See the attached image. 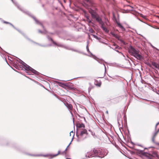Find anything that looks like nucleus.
Masks as SVG:
<instances>
[{"label":"nucleus","instance_id":"nucleus-26","mask_svg":"<svg viewBox=\"0 0 159 159\" xmlns=\"http://www.w3.org/2000/svg\"><path fill=\"white\" fill-rule=\"evenodd\" d=\"M89 131H90L91 132V134L93 136H94L95 134L92 131H91L90 130H89Z\"/></svg>","mask_w":159,"mask_h":159},{"label":"nucleus","instance_id":"nucleus-11","mask_svg":"<svg viewBox=\"0 0 159 159\" xmlns=\"http://www.w3.org/2000/svg\"><path fill=\"white\" fill-rule=\"evenodd\" d=\"M116 23L118 26L121 29L122 32H124L125 30V28L122 25L117 21H116Z\"/></svg>","mask_w":159,"mask_h":159},{"label":"nucleus","instance_id":"nucleus-24","mask_svg":"<svg viewBox=\"0 0 159 159\" xmlns=\"http://www.w3.org/2000/svg\"><path fill=\"white\" fill-rule=\"evenodd\" d=\"M158 132V131H157L154 134L153 137L155 138Z\"/></svg>","mask_w":159,"mask_h":159},{"label":"nucleus","instance_id":"nucleus-31","mask_svg":"<svg viewBox=\"0 0 159 159\" xmlns=\"http://www.w3.org/2000/svg\"><path fill=\"white\" fill-rule=\"evenodd\" d=\"M155 138H154V137H152V142L154 143H155V141H154Z\"/></svg>","mask_w":159,"mask_h":159},{"label":"nucleus","instance_id":"nucleus-33","mask_svg":"<svg viewBox=\"0 0 159 159\" xmlns=\"http://www.w3.org/2000/svg\"><path fill=\"white\" fill-rule=\"evenodd\" d=\"M85 0L88 2L90 3V1L89 0Z\"/></svg>","mask_w":159,"mask_h":159},{"label":"nucleus","instance_id":"nucleus-41","mask_svg":"<svg viewBox=\"0 0 159 159\" xmlns=\"http://www.w3.org/2000/svg\"><path fill=\"white\" fill-rule=\"evenodd\" d=\"M89 23H91V21L90 20H89L88 21Z\"/></svg>","mask_w":159,"mask_h":159},{"label":"nucleus","instance_id":"nucleus-19","mask_svg":"<svg viewBox=\"0 0 159 159\" xmlns=\"http://www.w3.org/2000/svg\"><path fill=\"white\" fill-rule=\"evenodd\" d=\"M113 46H115V48H114V49H120V47L119 46H118V45H116L115 43H114L113 44Z\"/></svg>","mask_w":159,"mask_h":159},{"label":"nucleus","instance_id":"nucleus-43","mask_svg":"<svg viewBox=\"0 0 159 159\" xmlns=\"http://www.w3.org/2000/svg\"><path fill=\"white\" fill-rule=\"evenodd\" d=\"M71 143L69 144V145L67 146V148H68L69 146V145L70 144V143Z\"/></svg>","mask_w":159,"mask_h":159},{"label":"nucleus","instance_id":"nucleus-9","mask_svg":"<svg viewBox=\"0 0 159 159\" xmlns=\"http://www.w3.org/2000/svg\"><path fill=\"white\" fill-rule=\"evenodd\" d=\"M64 153L62 152H60V151H58V153L57 154H55V155H52V154H48V155H43V156L45 157H47V156H49L50 157V158H52L54 157H56L59 154H61V155H63Z\"/></svg>","mask_w":159,"mask_h":159},{"label":"nucleus","instance_id":"nucleus-1","mask_svg":"<svg viewBox=\"0 0 159 159\" xmlns=\"http://www.w3.org/2000/svg\"><path fill=\"white\" fill-rule=\"evenodd\" d=\"M20 62L22 64V66L25 69V70L29 75H31L32 73L36 75H38L39 73L38 72L30 67L22 60H20Z\"/></svg>","mask_w":159,"mask_h":159},{"label":"nucleus","instance_id":"nucleus-2","mask_svg":"<svg viewBox=\"0 0 159 159\" xmlns=\"http://www.w3.org/2000/svg\"><path fill=\"white\" fill-rule=\"evenodd\" d=\"M129 52L131 55L137 59L141 60L143 59L142 56L139 54V50H136L132 46H130L129 48Z\"/></svg>","mask_w":159,"mask_h":159},{"label":"nucleus","instance_id":"nucleus-40","mask_svg":"<svg viewBox=\"0 0 159 159\" xmlns=\"http://www.w3.org/2000/svg\"><path fill=\"white\" fill-rule=\"evenodd\" d=\"M159 124V123H158L156 125V127L158 125V124Z\"/></svg>","mask_w":159,"mask_h":159},{"label":"nucleus","instance_id":"nucleus-23","mask_svg":"<svg viewBox=\"0 0 159 159\" xmlns=\"http://www.w3.org/2000/svg\"><path fill=\"white\" fill-rule=\"evenodd\" d=\"M78 127L79 128H82V127H84V125L83 124H80L78 126Z\"/></svg>","mask_w":159,"mask_h":159},{"label":"nucleus","instance_id":"nucleus-7","mask_svg":"<svg viewBox=\"0 0 159 159\" xmlns=\"http://www.w3.org/2000/svg\"><path fill=\"white\" fill-rule=\"evenodd\" d=\"M97 153H98V154L97 155V157H103L104 156H106L107 153L106 152L104 151V150H97Z\"/></svg>","mask_w":159,"mask_h":159},{"label":"nucleus","instance_id":"nucleus-27","mask_svg":"<svg viewBox=\"0 0 159 159\" xmlns=\"http://www.w3.org/2000/svg\"><path fill=\"white\" fill-rule=\"evenodd\" d=\"M112 35L114 37L116 38L117 39H118V37L117 36V35L116 34H112Z\"/></svg>","mask_w":159,"mask_h":159},{"label":"nucleus","instance_id":"nucleus-12","mask_svg":"<svg viewBox=\"0 0 159 159\" xmlns=\"http://www.w3.org/2000/svg\"><path fill=\"white\" fill-rule=\"evenodd\" d=\"M98 61L100 64H103V65H104V68H105V73L106 72V66H105L104 64V63H106L107 64V62L104 61L103 60H98Z\"/></svg>","mask_w":159,"mask_h":159},{"label":"nucleus","instance_id":"nucleus-44","mask_svg":"<svg viewBox=\"0 0 159 159\" xmlns=\"http://www.w3.org/2000/svg\"><path fill=\"white\" fill-rule=\"evenodd\" d=\"M73 123H74V118H73Z\"/></svg>","mask_w":159,"mask_h":159},{"label":"nucleus","instance_id":"nucleus-32","mask_svg":"<svg viewBox=\"0 0 159 159\" xmlns=\"http://www.w3.org/2000/svg\"><path fill=\"white\" fill-rule=\"evenodd\" d=\"M31 156H41V155H31Z\"/></svg>","mask_w":159,"mask_h":159},{"label":"nucleus","instance_id":"nucleus-14","mask_svg":"<svg viewBox=\"0 0 159 159\" xmlns=\"http://www.w3.org/2000/svg\"><path fill=\"white\" fill-rule=\"evenodd\" d=\"M152 65L156 68L159 70V64L156 62H152Z\"/></svg>","mask_w":159,"mask_h":159},{"label":"nucleus","instance_id":"nucleus-34","mask_svg":"<svg viewBox=\"0 0 159 159\" xmlns=\"http://www.w3.org/2000/svg\"><path fill=\"white\" fill-rule=\"evenodd\" d=\"M71 133H72V134L74 133H73V131H72L70 132V136H71Z\"/></svg>","mask_w":159,"mask_h":159},{"label":"nucleus","instance_id":"nucleus-17","mask_svg":"<svg viewBox=\"0 0 159 159\" xmlns=\"http://www.w3.org/2000/svg\"><path fill=\"white\" fill-rule=\"evenodd\" d=\"M56 83H57L58 84L62 87H63V86H67V84H65L61 82L57 81Z\"/></svg>","mask_w":159,"mask_h":159},{"label":"nucleus","instance_id":"nucleus-6","mask_svg":"<svg viewBox=\"0 0 159 159\" xmlns=\"http://www.w3.org/2000/svg\"><path fill=\"white\" fill-rule=\"evenodd\" d=\"M97 150L95 149H93L90 152H88L86 155V157H97V155L98 154L97 153Z\"/></svg>","mask_w":159,"mask_h":159},{"label":"nucleus","instance_id":"nucleus-42","mask_svg":"<svg viewBox=\"0 0 159 159\" xmlns=\"http://www.w3.org/2000/svg\"><path fill=\"white\" fill-rule=\"evenodd\" d=\"M67 148L65 150V151H66L67 150Z\"/></svg>","mask_w":159,"mask_h":159},{"label":"nucleus","instance_id":"nucleus-4","mask_svg":"<svg viewBox=\"0 0 159 159\" xmlns=\"http://www.w3.org/2000/svg\"><path fill=\"white\" fill-rule=\"evenodd\" d=\"M89 13L91 14L92 18L95 19L99 24L102 25L103 24V22L101 18L93 11H89Z\"/></svg>","mask_w":159,"mask_h":159},{"label":"nucleus","instance_id":"nucleus-5","mask_svg":"<svg viewBox=\"0 0 159 159\" xmlns=\"http://www.w3.org/2000/svg\"><path fill=\"white\" fill-rule=\"evenodd\" d=\"M3 23H5V24H10L11 25L14 29H15L16 30H17L18 32H19L20 33H21L27 39H28V40H29L31 41V42H32L33 43H35L37 44H38L40 46H43V47H44L45 46H43V45H40V44H38V43H36V42H34L33 41L30 40L28 38H27V36L25 34H24V33H22L20 30H18V29H16V27H15V26L12 24H11V23H10V22H7L6 21H4V20H3Z\"/></svg>","mask_w":159,"mask_h":159},{"label":"nucleus","instance_id":"nucleus-10","mask_svg":"<svg viewBox=\"0 0 159 159\" xmlns=\"http://www.w3.org/2000/svg\"><path fill=\"white\" fill-rule=\"evenodd\" d=\"M65 105L67 107L68 109L70 114H71L72 116H73V115L71 111L72 110L73 108V106L70 103H66Z\"/></svg>","mask_w":159,"mask_h":159},{"label":"nucleus","instance_id":"nucleus-36","mask_svg":"<svg viewBox=\"0 0 159 159\" xmlns=\"http://www.w3.org/2000/svg\"><path fill=\"white\" fill-rule=\"evenodd\" d=\"M151 47L153 48H155V47H154L152 44H151Z\"/></svg>","mask_w":159,"mask_h":159},{"label":"nucleus","instance_id":"nucleus-45","mask_svg":"<svg viewBox=\"0 0 159 159\" xmlns=\"http://www.w3.org/2000/svg\"><path fill=\"white\" fill-rule=\"evenodd\" d=\"M90 54H91V55L92 56V55H93V54H92V53H90Z\"/></svg>","mask_w":159,"mask_h":159},{"label":"nucleus","instance_id":"nucleus-3","mask_svg":"<svg viewBox=\"0 0 159 159\" xmlns=\"http://www.w3.org/2000/svg\"><path fill=\"white\" fill-rule=\"evenodd\" d=\"M87 134V131L86 129H84L80 131L79 134H78V132H76V135L77 137V141L80 142L86 138Z\"/></svg>","mask_w":159,"mask_h":159},{"label":"nucleus","instance_id":"nucleus-22","mask_svg":"<svg viewBox=\"0 0 159 159\" xmlns=\"http://www.w3.org/2000/svg\"><path fill=\"white\" fill-rule=\"evenodd\" d=\"M117 39H118V40L119 41H120L122 43H123L124 44H125V42L123 40H122V39H119L118 38Z\"/></svg>","mask_w":159,"mask_h":159},{"label":"nucleus","instance_id":"nucleus-38","mask_svg":"<svg viewBox=\"0 0 159 159\" xmlns=\"http://www.w3.org/2000/svg\"><path fill=\"white\" fill-rule=\"evenodd\" d=\"M102 43H104V44H107V43H105V42H102Z\"/></svg>","mask_w":159,"mask_h":159},{"label":"nucleus","instance_id":"nucleus-28","mask_svg":"<svg viewBox=\"0 0 159 159\" xmlns=\"http://www.w3.org/2000/svg\"><path fill=\"white\" fill-rule=\"evenodd\" d=\"M70 50H72L74 51H75V52H77L79 53H81L80 52V51L77 50H74V49H70Z\"/></svg>","mask_w":159,"mask_h":159},{"label":"nucleus","instance_id":"nucleus-16","mask_svg":"<svg viewBox=\"0 0 159 159\" xmlns=\"http://www.w3.org/2000/svg\"><path fill=\"white\" fill-rule=\"evenodd\" d=\"M50 39L52 41V43L53 44H54L57 45L58 46L61 47H62V45L60 44H57V43H55V42H54L53 41V40H52V38H50Z\"/></svg>","mask_w":159,"mask_h":159},{"label":"nucleus","instance_id":"nucleus-21","mask_svg":"<svg viewBox=\"0 0 159 159\" xmlns=\"http://www.w3.org/2000/svg\"><path fill=\"white\" fill-rule=\"evenodd\" d=\"M109 47H110L111 48H112V49H113L114 50H115V51H116V52H118L119 53H120V54H122V55H123V54L122 52H120L118 50H116L115 49H114L112 47H111V46H109Z\"/></svg>","mask_w":159,"mask_h":159},{"label":"nucleus","instance_id":"nucleus-18","mask_svg":"<svg viewBox=\"0 0 159 159\" xmlns=\"http://www.w3.org/2000/svg\"><path fill=\"white\" fill-rule=\"evenodd\" d=\"M89 86L88 88V91L89 92V93L91 90L92 89H93V88H94V86H93L90 83H89Z\"/></svg>","mask_w":159,"mask_h":159},{"label":"nucleus","instance_id":"nucleus-13","mask_svg":"<svg viewBox=\"0 0 159 159\" xmlns=\"http://www.w3.org/2000/svg\"><path fill=\"white\" fill-rule=\"evenodd\" d=\"M34 19V20L35 21L36 23V24H39V25H40L41 26H42V27L43 28H44V27L42 25V23L40 22L39 21H38V20H37L35 17L33 16H31Z\"/></svg>","mask_w":159,"mask_h":159},{"label":"nucleus","instance_id":"nucleus-39","mask_svg":"<svg viewBox=\"0 0 159 159\" xmlns=\"http://www.w3.org/2000/svg\"><path fill=\"white\" fill-rule=\"evenodd\" d=\"M66 151H64L63 152L64 153H66Z\"/></svg>","mask_w":159,"mask_h":159},{"label":"nucleus","instance_id":"nucleus-35","mask_svg":"<svg viewBox=\"0 0 159 159\" xmlns=\"http://www.w3.org/2000/svg\"><path fill=\"white\" fill-rule=\"evenodd\" d=\"M39 32L40 33H43L42 31L41 30H39Z\"/></svg>","mask_w":159,"mask_h":159},{"label":"nucleus","instance_id":"nucleus-8","mask_svg":"<svg viewBox=\"0 0 159 159\" xmlns=\"http://www.w3.org/2000/svg\"><path fill=\"white\" fill-rule=\"evenodd\" d=\"M12 2L15 4L17 7V8L19 9L20 10H21L23 12L25 13L26 14H27L29 16H30V13L29 11H26L25 10H24V9H22L20 7V6L18 5L17 4V2H15L13 0H11Z\"/></svg>","mask_w":159,"mask_h":159},{"label":"nucleus","instance_id":"nucleus-46","mask_svg":"<svg viewBox=\"0 0 159 159\" xmlns=\"http://www.w3.org/2000/svg\"><path fill=\"white\" fill-rule=\"evenodd\" d=\"M158 91V92H159V90Z\"/></svg>","mask_w":159,"mask_h":159},{"label":"nucleus","instance_id":"nucleus-20","mask_svg":"<svg viewBox=\"0 0 159 159\" xmlns=\"http://www.w3.org/2000/svg\"><path fill=\"white\" fill-rule=\"evenodd\" d=\"M19 62L20 64V65H19V66H20V68L21 69V70H25V69H24V68L23 67V66H22V64L21 63H20V59H19Z\"/></svg>","mask_w":159,"mask_h":159},{"label":"nucleus","instance_id":"nucleus-30","mask_svg":"<svg viewBox=\"0 0 159 159\" xmlns=\"http://www.w3.org/2000/svg\"><path fill=\"white\" fill-rule=\"evenodd\" d=\"M92 36H93L96 39H98V37L96 36V35H94V34H92Z\"/></svg>","mask_w":159,"mask_h":159},{"label":"nucleus","instance_id":"nucleus-25","mask_svg":"<svg viewBox=\"0 0 159 159\" xmlns=\"http://www.w3.org/2000/svg\"><path fill=\"white\" fill-rule=\"evenodd\" d=\"M89 31L91 33H93L95 32L94 30L92 29H90L89 30Z\"/></svg>","mask_w":159,"mask_h":159},{"label":"nucleus","instance_id":"nucleus-29","mask_svg":"<svg viewBox=\"0 0 159 159\" xmlns=\"http://www.w3.org/2000/svg\"><path fill=\"white\" fill-rule=\"evenodd\" d=\"M86 49H87V51L88 52H89V53H90L89 50V48H88V46L87 45V46H86Z\"/></svg>","mask_w":159,"mask_h":159},{"label":"nucleus","instance_id":"nucleus-15","mask_svg":"<svg viewBox=\"0 0 159 159\" xmlns=\"http://www.w3.org/2000/svg\"><path fill=\"white\" fill-rule=\"evenodd\" d=\"M104 22L103 23V24L102 25H101V28L102 29V30L104 31H105L106 32H108V30L104 26Z\"/></svg>","mask_w":159,"mask_h":159},{"label":"nucleus","instance_id":"nucleus-37","mask_svg":"<svg viewBox=\"0 0 159 159\" xmlns=\"http://www.w3.org/2000/svg\"><path fill=\"white\" fill-rule=\"evenodd\" d=\"M15 67L17 69H19V67H18L17 66H16V67L15 66Z\"/></svg>","mask_w":159,"mask_h":159}]
</instances>
